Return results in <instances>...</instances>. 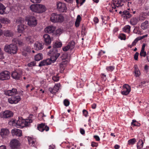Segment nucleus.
I'll return each mask as SVG.
<instances>
[{
    "label": "nucleus",
    "instance_id": "obj_32",
    "mask_svg": "<svg viewBox=\"0 0 149 149\" xmlns=\"http://www.w3.org/2000/svg\"><path fill=\"white\" fill-rule=\"evenodd\" d=\"M33 37L29 36L26 37V40L28 43H32L34 42Z\"/></svg>",
    "mask_w": 149,
    "mask_h": 149
},
{
    "label": "nucleus",
    "instance_id": "obj_16",
    "mask_svg": "<svg viewBox=\"0 0 149 149\" xmlns=\"http://www.w3.org/2000/svg\"><path fill=\"white\" fill-rule=\"evenodd\" d=\"M9 134V131L7 128H1L0 132V136L3 138L7 137Z\"/></svg>",
    "mask_w": 149,
    "mask_h": 149
},
{
    "label": "nucleus",
    "instance_id": "obj_30",
    "mask_svg": "<svg viewBox=\"0 0 149 149\" xmlns=\"http://www.w3.org/2000/svg\"><path fill=\"white\" fill-rule=\"evenodd\" d=\"M6 9V7L0 3V14L3 15L5 13Z\"/></svg>",
    "mask_w": 149,
    "mask_h": 149
},
{
    "label": "nucleus",
    "instance_id": "obj_27",
    "mask_svg": "<svg viewBox=\"0 0 149 149\" xmlns=\"http://www.w3.org/2000/svg\"><path fill=\"white\" fill-rule=\"evenodd\" d=\"M149 27L148 22V21H145L144 22L142 23L141 27L143 30L146 29L148 28Z\"/></svg>",
    "mask_w": 149,
    "mask_h": 149
},
{
    "label": "nucleus",
    "instance_id": "obj_13",
    "mask_svg": "<svg viewBox=\"0 0 149 149\" xmlns=\"http://www.w3.org/2000/svg\"><path fill=\"white\" fill-rule=\"evenodd\" d=\"M131 90L130 86L127 84H125L123 86L121 93L123 95H127L129 93Z\"/></svg>",
    "mask_w": 149,
    "mask_h": 149
},
{
    "label": "nucleus",
    "instance_id": "obj_51",
    "mask_svg": "<svg viewBox=\"0 0 149 149\" xmlns=\"http://www.w3.org/2000/svg\"><path fill=\"white\" fill-rule=\"evenodd\" d=\"M63 103L66 107L68 106L70 104V102L67 99H65L63 101Z\"/></svg>",
    "mask_w": 149,
    "mask_h": 149
},
{
    "label": "nucleus",
    "instance_id": "obj_38",
    "mask_svg": "<svg viewBox=\"0 0 149 149\" xmlns=\"http://www.w3.org/2000/svg\"><path fill=\"white\" fill-rule=\"evenodd\" d=\"M25 29L24 25L22 24L18 26V31L19 33L22 32Z\"/></svg>",
    "mask_w": 149,
    "mask_h": 149
},
{
    "label": "nucleus",
    "instance_id": "obj_22",
    "mask_svg": "<svg viewBox=\"0 0 149 149\" xmlns=\"http://www.w3.org/2000/svg\"><path fill=\"white\" fill-rule=\"evenodd\" d=\"M56 29L55 27L51 26L46 27L45 29V32L51 33L53 32Z\"/></svg>",
    "mask_w": 149,
    "mask_h": 149
},
{
    "label": "nucleus",
    "instance_id": "obj_24",
    "mask_svg": "<svg viewBox=\"0 0 149 149\" xmlns=\"http://www.w3.org/2000/svg\"><path fill=\"white\" fill-rule=\"evenodd\" d=\"M42 43L38 42H36L34 45V48L37 50H40L43 49Z\"/></svg>",
    "mask_w": 149,
    "mask_h": 149
},
{
    "label": "nucleus",
    "instance_id": "obj_20",
    "mask_svg": "<svg viewBox=\"0 0 149 149\" xmlns=\"http://www.w3.org/2000/svg\"><path fill=\"white\" fill-rule=\"evenodd\" d=\"M11 133L13 136H22V131L20 129H14L11 131Z\"/></svg>",
    "mask_w": 149,
    "mask_h": 149
},
{
    "label": "nucleus",
    "instance_id": "obj_31",
    "mask_svg": "<svg viewBox=\"0 0 149 149\" xmlns=\"http://www.w3.org/2000/svg\"><path fill=\"white\" fill-rule=\"evenodd\" d=\"M43 58V55L42 54L38 53L35 56V59L36 61H38Z\"/></svg>",
    "mask_w": 149,
    "mask_h": 149
},
{
    "label": "nucleus",
    "instance_id": "obj_28",
    "mask_svg": "<svg viewBox=\"0 0 149 149\" xmlns=\"http://www.w3.org/2000/svg\"><path fill=\"white\" fill-rule=\"evenodd\" d=\"M134 72L135 76L136 77H139L140 74V72L136 65H134Z\"/></svg>",
    "mask_w": 149,
    "mask_h": 149
},
{
    "label": "nucleus",
    "instance_id": "obj_7",
    "mask_svg": "<svg viewBox=\"0 0 149 149\" xmlns=\"http://www.w3.org/2000/svg\"><path fill=\"white\" fill-rule=\"evenodd\" d=\"M126 2V0H113L111 7L113 9H115V11L117 12V10L116 9V8L122 6L123 5V3Z\"/></svg>",
    "mask_w": 149,
    "mask_h": 149
},
{
    "label": "nucleus",
    "instance_id": "obj_59",
    "mask_svg": "<svg viewBox=\"0 0 149 149\" xmlns=\"http://www.w3.org/2000/svg\"><path fill=\"white\" fill-rule=\"evenodd\" d=\"M83 113L84 116L86 117L87 116L88 112V111L84 109L83 111Z\"/></svg>",
    "mask_w": 149,
    "mask_h": 149
},
{
    "label": "nucleus",
    "instance_id": "obj_18",
    "mask_svg": "<svg viewBox=\"0 0 149 149\" xmlns=\"http://www.w3.org/2000/svg\"><path fill=\"white\" fill-rule=\"evenodd\" d=\"M75 43L73 41L70 42L67 45L63 47V49L64 51H67L69 49L72 50L75 46Z\"/></svg>",
    "mask_w": 149,
    "mask_h": 149
},
{
    "label": "nucleus",
    "instance_id": "obj_63",
    "mask_svg": "<svg viewBox=\"0 0 149 149\" xmlns=\"http://www.w3.org/2000/svg\"><path fill=\"white\" fill-rule=\"evenodd\" d=\"M79 23L80 22H79V21H76L75 23V26L76 27H78L79 26Z\"/></svg>",
    "mask_w": 149,
    "mask_h": 149
},
{
    "label": "nucleus",
    "instance_id": "obj_26",
    "mask_svg": "<svg viewBox=\"0 0 149 149\" xmlns=\"http://www.w3.org/2000/svg\"><path fill=\"white\" fill-rule=\"evenodd\" d=\"M3 33L4 36L7 37H11L13 35L12 31L8 30L4 31Z\"/></svg>",
    "mask_w": 149,
    "mask_h": 149
},
{
    "label": "nucleus",
    "instance_id": "obj_29",
    "mask_svg": "<svg viewBox=\"0 0 149 149\" xmlns=\"http://www.w3.org/2000/svg\"><path fill=\"white\" fill-rule=\"evenodd\" d=\"M147 17V14L145 13H140L139 17V20H143L146 19Z\"/></svg>",
    "mask_w": 149,
    "mask_h": 149
},
{
    "label": "nucleus",
    "instance_id": "obj_1",
    "mask_svg": "<svg viewBox=\"0 0 149 149\" xmlns=\"http://www.w3.org/2000/svg\"><path fill=\"white\" fill-rule=\"evenodd\" d=\"M32 122V120L31 119H24L21 117H19L17 120H13L12 123L13 124H16L17 127L22 128L25 127L29 126Z\"/></svg>",
    "mask_w": 149,
    "mask_h": 149
},
{
    "label": "nucleus",
    "instance_id": "obj_23",
    "mask_svg": "<svg viewBox=\"0 0 149 149\" xmlns=\"http://www.w3.org/2000/svg\"><path fill=\"white\" fill-rule=\"evenodd\" d=\"M44 41L45 43L49 44L51 42V40L50 36L47 34H45L43 36Z\"/></svg>",
    "mask_w": 149,
    "mask_h": 149
},
{
    "label": "nucleus",
    "instance_id": "obj_44",
    "mask_svg": "<svg viewBox=\"0 0 149 149\" xmlns=\"http://www.w3.org/2000/svg\"><path fill=\"white\" fill-rule=\"evenodd\" d=\"M45 116H46L44 115L43 113L41 112L38 114V118L39 120H43V117Z\"/></svg>",
    "mask_w": 149,
    "mask_h": 149
},
{
    "label": "nucleus",
    "instance_id": "obj_47",
    "mask_svg": "<svg viewBox=\"0 0 149 149\" xmlns=\"http://www.w3.org/2000/svg\"><path fill=\"white\" fill-rule=\"evenodd\" d=\"M62 33V29H58L56 30L55 32V34L57 36H59Z\"/></svg>",
    "mask_w": 149,
    "mask_h": 149
},
{
    "label": "nucleus",
    "instance_id": "obj_41",
    "mask_svg": "<svg viewBox=\"0 0 149 149\" xmlns=\"http://www.w3.org/2000/svg\"><path fill=\"white\" fill-rule=\"evenodd\" d=\"M45 61L47 65H50L52 63H54L56 61H53V60L52 59V57H51L50 58H48L45 60Z\"/></svg>",
    "mask_w": 149,
    "mask_h": 149
},
{
    "label": "nucleus",
    "instance_id": "obj_19",
    "mask_svg": "<svg viewBox=\"0 0 149 149\" xmlns=\"http://www.w3.org/2000/svg\"><path fill=\"white\" fill-rule=\"evenodd\" d=\"M61 85L60 83L56 84L53 88H49V91L52 93H54L57 92L60 88Z\"/></svg>",
    "mask_w": 149,
    "mask_h": 149
},
{
    "label": "nucleus",
    "instance_id": "obj_35",
    "mask_svg": "<svg viewBox=\"0 0 149 149\" xmlns=\"http://www.w3.org/2000/svg\"><path fill=\"white\" fill-rule=\"evenodd\" d=\"M13 41L16 44H18L19 45H22L23 44V42L19 39L14 38L13 40Z\"/></svg>",
    "mask_w": 149,
    "mask_h": 149
},
{
    "label": "nucleus",
    "instance_id": "obj_12",
    "mask_svg": "<svg viewBox=\"0 0 149 149\" xmlns=\"http://www.w3.org/2000/svg\"><path fill=\"white\" fill-rule=\"evenodd\" d=\"M10 146L12 149H19L20 143L17 140L14 139L10 141Z\"/></svg>",
    "mask_w": 149,
    "mask_h": 149
},
{
    "label": "nucleus",
    "instance_id": "obj_60",
    "mask_svg": "<svg viewBox=\"0 0 149 149\" xmlns=\"http://www.w3.org/2000/svg\"><path fill=\"white\" fill-rule=\"evenodd\" d=\"M93 137L97 141H99L100 140V138L99 136L97 135H94Z\"/></svg>",
    "mask_w": 149,
    "mask_h": 149
},
{
    "label": "nucleus",
    "instance_id": "obj_34",
    "mask_svg": "<svg viewBox=\"0 0 149 149\" xmlns=\"http://www.w3.org/2000/svg\"><path fill=\"white\" fill-rule=\"evenodd\" d=\"M143 143L142 140L141 139L139 140L138 142L137 143V146L138 149H141L143 147Z\"/></svg>",
    "mask_w": 149,
    "mask_h": 149
},
{
    "label": "nucleus",
    "instance_id": "obj_39",
    "mask_svg": "<svg viewBox=\"0 0 149 149\" xmlns=\"http://www.w3.org/2000/svg\"><path fill=\"white\" fill-rule=\"evenodd\" d=\"M24 19L23 18L19 17L16 19V23L17 24H21L24 23Z\"/></svg>",
    "mask_w": 149,
    "mask_h": 149
},
{
    "label": "nucleus",
    "instance_id": "obj_40",
    "mask_svg": "<svg viewBox=\"0 0 149 149\" xmlns=\"http://www.w3.org/2000/svg\"><path fill=\"white\" fill-rule=\"evenodd\" d=\"M62 45V43L61 42H56L53 45V47L58 48L61 47Z\"/></svg>",
    "mask_w": 149,
    "mask_h": 149
},
{
    "label": "nucleus",
    "instance_id": "obj_58",
    "mask_svg": "<svg viewBox=\"0 0 149 149\" xmlns=\"http://www.w3.org/2000/svg\"><path fill=\"white\" fill-rule=\"evenodd\" d=\"M98 143L96 142H92L91 143V145L93 147H96L98 146Z\"/></svg>",
    "mask_w": 149,
    "mask_h": 149
},
{
    "label": "nucleus",
    "instance_id": "obj_9",
    "mask_svg": "<svg viewBox=\"0 0 149 149\" xmlns=\"http://www.w3.org/2000/svg\"><path fill=\"white\" fill-rule=\"evenodd\" d=\"M10 78V73L7 71H4L0 73V80L5 81L9 80Z\"/></svg>",
    "mask_w": 149,
    "mask_h": 149
},
{
    "label": "nucleus",
    "instance_id": "obj_2",
    "mask_svg": "<svg viewBox=\"0 0 149 149\" xmlns=\"http://www.w3.org/2000/svg\"><path fill=\"white\" fill-rule=\"evenodd\" d=\"M30 9L32 11L38 13H41L46 11L45 6L40 4H32L30 6Z\"/></svg>",
    "mask_w": 149,
    "mask_h": 149
},
{
    "label": "nucleus",
    "instance_id": "obj_8",
    "mask_svg": "<svg viewBox=\"0 0 149 149\" xmlns=\"http://www.w3.org/2000/svg\"><path fill=\"white\" fill-rule=\"evenodd\" d=\"M25 20L28 22V24L31 26H35L37 24V20L35 17L33 16L27 17Z\"/></svg>",
    "mask_w": 149,
    "mask_h": 149
},
{
    "label": "nucleus",
    "instance_id": "obj_43",
    "mask_svg": "<svg viewBox=\"0 0 149 149\" xmlns=\"http://www.w3.org/2000/svg\"><path fill=\"white\" fill-rule=\"evenodd\" d=\"M115 68L114 66H107L106 68V69L108 72H111Z\"/></svg>",
    "mask_w": 149,
    "mask_h": 149
},
{
    "label": "nucleus",
    "instance_id": "obj_42",
    "mask_svg": "<svg viewBox=\"0 0 149 149\" xmlns=\"http://www.w3.org/2000/svg\"><path fill=\"white\" fill-rule=\"evenodd\" d=\"M136 141V139L135 138H133L128 141V144L129 145H133L135 143Z\"/></svg>",
    "mask_w": 149,
    "mask_h": 149
},
{
    "label": "nucleus",
    "instance_id": "obj_45",
    "mask_svg": "<svg viewBox=\"0 0 149 149\" xmlns=\"http://www.w3.org/2000/svg\"><path fill=\"white\" fill-rule=\"evenodd\" d=\"M146 53L145 51V50H141L140 53V55L141 56L145 57L147 56Z\"/></svg>",
    "mask_w": 149,
    "mask_h": 149
},
{
    "label": "nucleus",
    "instance_id": "obj_17",
    "mask_svg": "<svg viewBox=\"0 0 149 149\" xmlns=\"http://www.w3.org/2000/svg\"><path fill=\"white\" fill-rule=\"evenodd\" d=\"M0 115L1 117L3 118L10 117L13 115L12 112L8 110H6L0 113Z\"/></svg>",
    "mask_w": 149,
    "mask_h": 149
},
{
    "label": "nucleus",
    "instance_id": "obj_50",
    "mask_svg": "<svg viewBox=\"0 0 149 149\" xmlns=\"http://www.w3.org/2000/svg\"><path fill=\"white\" fill-rule=\"evenodd\" d=\"M52 79L54 81H58L59 80V77L57 75L56 76H54L52 77Z\"/></svg>",
    "mask_w": 149,
    "mask_h": 149
},
{
    "label": "nucleus",
    "instance_id": "obj_37",
    "mask_svg": "<svg viewBox=\"0 0 149 149\" xmlns=\"http://www.w3.org/2000/svg\"><path fill=\"white\" fill-rule=\"evenodd\" d=\"M130 26L129 25H126L123 28V30L124 32L129 33L130 31Z\"/></svg>",
    "mask_w": 149,
    "mask_h": 149
},
{
    "label": "nucleus",
    "instance_id": "obj_55",
    "mask_svg": "<svg viewBox=\"0 0 149 149\" xmlns=\"http://www.w3.org/2000/svg\"><path fill=\"white\" fill-rule=\"evenodd\" d=\"M4 58V56H3V52L2 51L1 48H0V59H3Z\"/></svg>",
    "mask_w": 149,
    "mask_h": 149
},
{
    "label": "nucleus",
    "instance_id": "obj_11",
    "mask_svg": "<svg viewBox=\"0 0 149 149\" xmlns=\"http://www.w3.org/2000/svg\"><path fill=\"white\" fill-rule=\"evenodd\" d=\"M22 74L21 70H17L12 72L11 76L15 80H19L21 77Z\"/></svg>",
    "mask_w": 149,
    "mask_h": 149
},
{
    "label": "nucleus",
    "instance_id": "obj_61",
    "mask_svg": "<svg viewBox=\"0 0 149 149\" xmlns=\"http://www.w3.org/2000/svg\"><path fill=\"white\" fill-rule=\"evenodd\" d=\"M93 21L95 23H97L99 22V19L97 17H95L94 18Z\"/></svg>",
    "mask_w": 149,
    "mask_h": 149
},
{
    "label": "nucleus",
    "instance_id": "obj_10",
    "mask_svg": "<svg viewBox=\"0 0 149 149\" xmlns=\"http://www.w3.org/2000/svg\"><path fill=\"white\" fill-rule=\"evenodd\" d=\"M20 96L18 95H15L8 98V101L11 104H17L21 100Z\"/></svg>",
    "mask_w": 149,
    "mask_h": 149
},
{
    "label": "nucleus",
    "instance_id": "obj_14",
    "mask_svg": "<svg viewBox=\"0 0 149 149\" xmlns=\"http://www.w3.org/2000/svg\"><path fill=\"white\" fill-rule=\"evenodd\" d=\"M17 91L16 88H13L11 90H6L4 91V94L8 96H12L17 94Z\"/></svg>",
    "mask_w": 149,
    "mask_h": 149
},
{
    "label": "nucleus",
    "instance_id": "obj_36",
    "mask_svg": "<svg viewBox=\"0 0 149 149\" xmlns=\"http://www.w3.org/2000/svg\"><path fill=\"white\" fill-rule=\"evenodd\" d=\"M0 22L3 23L8 24L10 22V21L7 18H2L1 17Z\"/></svg>",
    "mask_w": 149,
    "mask_h": 149
},
{
    "label": "nucleus",
    "instance_id": "obj_3",
    "mask_svg": "<svg viewBox=\"0 0 149 149\" xmlns=\"http://www.w3.org/2000/svg\"><path fill=\"white\" fill-rule=\"evenodd\" d=\"M64 19L63 15L62 14L53 13L52 14L50 17L51 21L54 23H61L64 21Z\"/></svg>",
    "mask_w": 149,
    "mask_h": 149
},
{
    "label": "nucleus",
    "instance_id": "obj_53",
    "mask_svg": "<svg viewBox=\"0 0 149 149\" xmlns=\"http://www.w3.org/2000/svg\"><path fill=\"white\" fill-rule=\"evenodd\" d=\"M68 54H63L61 56V58L63 61L65 60L67 58Z\"/></svg>",
    "mask_w": 149,
    "mask_h": 149
},
{
    "label": "nucleus",
    "instance_id": "obj_4",
    "mask_svg": "<svg viewBox=\"0 0 149 149\" xmlns=\"http://www.w3.org/2000/svg\"><path fill=\"white\" fill-rule=\"evenodd\" d=\"M5 51L9 54H16L17 51V47L15 45L11 44L6 45L4 47Z\"/></svg>",
    "mask_w": 149,
    "mask_h": 149
},
{
    "label": "nucleus",
    "instance_id": "obj_21",
    "mask_svg": "<svg viewBox=\"0 0 149 149\" xmlns=\"http://www.w3.org/2000/svg\"><path fill=\"white\" fill-rule=\"evenodd\" d=\"M131 12H129V10H125L123 12V14L121 16L124 19H127L128 18H130L132 16L131 14Z\"/></svg>",
    "mask_w": 149,
    "mask_h": 149
},
{
    "label": "nucleus",
    "instance_id": "obj_46",
    "mask_svg": "<svg viewBox=\"0 0 149 149\" xmlns=\"http://www.w3.org/2000/svg\"><path fill=\"white\" fill-rule=\"evenodd\" d=\"M131 124L136 126H139L140 125V124L136 121L135 120H132V122Z\"/></svg>",
    "mask_w": 149,
    "mask_h": 149
},
{
    "label": "nucleus",
    "instance_id": "obj_49",
    "mask_svg": "<svg viewBox=\"0 0 149 149\" xmlns=\"http://www.w3.org/2000/svg\"><path fill=\"white\" fill-rule=\"evenodd\" d=\"M45 60H43L41 61L39 64L38 66L40 67L47 65Z\"/></svg>",
    "mask_w": 149,
    "mask_h": 149
},
{
    "label": "nucleus",
    "instance_id": "obj_6",
    "mask_svg": "<svg viewBox=\"0 0 149 149\" xmlns=\"http://www.w3.org/2000/svg\"><path fill=\"white\" fill-rule=\"evenodd\" d=\"M56 5L57 10L59 12L61 13L67 12V8L65 3L59 1L56 3Z\"/></svg>",
    "mask_w": 149,
    "mask_h": 149
},
{
    "label": "nucleus",
    "instance_id": "obj_64",
    "mask_svg": "<svg viewBox=\"0 0 149 149\" xmlns=\"http://www.w3.org/2000/svg\"><path fill=\"white\" fill-rule=\"evenodd\" d=\"M55 146L54 145H51L49 146V149H55Z\"/></svg>",
    "mask_w": 149,
    "mask_h": 149
},
{
    "label": "nucleus",
    "instance_id": "obj_15",
    "mask_svg": "<svg viewBox=\"0 0 149 149\" xmlns=\"http://www.w3.org/2000/svg\"><path fill=\"white\" fill-rule=\"evenodd\" d=\"M37 128L39 131L41 132L44 130L46 132L48 131L49 129V127L44 123H42L38 125Z\"/></svg>",
    "mask_w": 149,
    "mask_h": 149
},
{
    "label": "nucleus",
    "instance_id": "obj_56",
    "mask_svg": "<svg viewBox=\"0 0 149 149\" xmlns=\"http://www.w3.org/2000/svg\"><path fill=\"white\" fill-rule=\"evenodd\" d=\"M139 55V53L138 52H136L134 54V58L135 60H137L138 59V57Z\"/></svg>",
    "mask_w": 149,
    "mask_h": 149
},
{
    "label": "nucleus",
    "instance_id": "obj_54",
    "mask_svg": "<svg viewBox=\"0 0 149 149\" xmlns=\"http://www.w3.org/2000/svg\"><path fill=\"white\" fill-rule=\"evenodd\" d=\"M105 52L102 50H100L98 53V58H99L103 54L105 53Z\"/></svg>",
    "mask_w": 149,
    "mask_h": 149
},
{
    "label": "nucleus",
    "instance_id": "obj_5",
    "mask_svg": "<svg viewBox=\"0 0 149 149\" xmlns=\"http://www.w3.org/2000/svg\"><path fill=\"white\" fill-rule=\"evenodd\" d=\"M48 54L54 61H56L60 55V53H58V49L54 47L50 50Z\"/></svg>",
    "mask_w": 149,
    "mask_h": 149
},
{
    "label": "nucleus",
    "instance_id": "obj_33",
    "mask_svg": "<svg viewBox=\"0 0 149 149\" xmlns=\"http://www.w3.org/2000/svg\"><path fill=\"white\" fill-rule=\"evenodd\" d=\"M138 21V20L137 19L136 17H133L131 19L130 22V24L132 25H135L137 24Z\"/></svg>",
    "mask_w": 149,
    "mask_h": 149
},
{
    "label": "nucleus",
    "instance_id": "obj_62",
    "mask_svg": "<svg viewBox=\"0 0 149 149\" xmlns=\"http://www.w3.org/2000/svg\"><path fill=\"white\" fill-rule=\"evenodd\" d=\"M80 131L81 134L83 135L85 134V131L83 129L81 128H80Z\"/></svg>",
    "mask_w": 149,
    "mask_h": 149
},
{
    "label": "nucleus",
    "instance_id": "obj_57",
    "mask_svg": "<svg viewBox=\"0 0 149 149\" xmlns=\"http://www.w3.org/2000/svg\"><path fill=\"white\" fill-rule=\"evenodd\" d=\"M33 3H40L42 0H30Z\"/></svg>",
    "mask_w": 149,
    "mask_h": 149
},
{
    "label": "nucleus",
    "instance_id": "obj_52",
    "mask_svg": "<svg viewBox=\"0 0 149 149\" xmlns=\"http://www.w3.org/2000/svg\"><path fill=\"white\" fill-rule=\"evenodd\" d=\"M36 62L35 61H33L31 62L30 63H29L27 64V65L29 67H31L33 66H34L36 65Z\"/></svg>",
    "mask_w": 149,
    "mask_h": 149
},
{
    "label": "nucleus",
    "instance_id": "obj_48",
    "mask_svg": "<svg viewBox=\"0 0 149 149\" xmlns=\"http://www.w3.org/2000/svg\"><path fill=\"white\" fill-rule=\"evenodd\" d=\"M118 38L122 40H125L126 39L125 35L124 34L121 33L119 36Z\"/></svg>",
    "mask_w": 149,
    "mask_h": 149
},
{
    "label": "nucleus",
    "instance_id": "obj_25",
    "mask_svg": "<svg viewBox=\"0 0 149 149\" xmlns=\"http://www.w3.org/2000/svg\"><path fill=\"white\" fill-rule=\"evenodd\" d=\"M28 140L29 145L31 146H34L36 144V140L32 137H28Z\"/></svg>",
    "mask_w": 149,
    "mask_h": 149
}]
</instances>
